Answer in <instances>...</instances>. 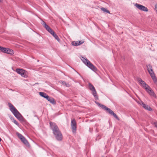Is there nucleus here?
I'll list each match as a JSON object with an SVG mask.
<instances>
[{
    "label": "nucleus",
    "instance_id": "obj_1",
    "mask_svg": "<svg viewBox=\"0 0 157 157\" xmlns=\"http://www.w3.org/2000/svg\"><path fill=\"white\" fill-rule=\"evenodd\" d=\"M50 124L51 128L53 131V133L56 139L58 140H62L63 137L62 135L57 126L55 123L52 122H50Z\"/></svg>",
    "mask_w": 157,
    "mask_h": 157
},
{
    "label": "nucleus",
    "instance_id": "obj_2",
    "mask_svg": "<svg viewBox=\"0 0 157 157\" xmlns=\"http://www.w3.org/2000/svg\"><path fill=\"white\" fill-rule=\"evenodd\" d=\"M10 110L14 116L18 120H20L22 116L15 108L10 103H8Z\"/></svg>",
    "mask_w": 157,
    "mask_h": 157
},
{
    "label": "nucleus",
    "instance_id": "obj_3",
    "mask_svg": "<svg viewBox=\"0 0 157 157\" xmlns=\"http://www.w3.org/2000/svg\"><path fill=\"white\" fill-rule=\"evenodd\" d=\"M83 63L93 71H96L97 68L88 59L85 57H82L81 58Z\"/></svg>",
    "mask_w": 157,
    "mask_h": 157
},
{
    "label": "nucleus",
    "instance_id": "obj_4",
    "mask_svg": "<svg viewBox=\"0 0 157 157\" xmlns=\"http://www.w3.org/2000/svg\"><path fill=\"white\" fill-rule=\"evenodd\" d=\"M43 25L46 29L53 36L56 40L59 42L60 39L55 32L48 26L46 25L45 22H43Z\"/></svg>",
    "mask_w": 157,
    "mask_h": 157
},
{
    "label": "nucleus",
    "instance_id": "obj_5",
    "mask_svg": "<svg viewBox=\"0 0 157 157\" xmlns=\"http://www.w3.org/2000/svg\"><path fill=\"white\" fill-rule=\"evenodd\" d=\"M98 105L100 106L102 109L106 110L107 111L108 113L113 115L115 118H116L118 120H119V119L118 117L117 116V115L114 113L110 109L107 108V107L105 106V105H102L99 103H98Z\"/></svg>",
    "mask_w": 157,
    "mask_h": 157
},
{
    "label": "nucleus",
    "instance_id": "obj_6",
    "mask_svg": "<svg viewBox=\"0 0 157 157\" xmlns=\"http://www.w3.org/2000/svg\"><path fill=\"white\" fill-rule=\"evenodd\" d=\"M16 72L18 74L21 75V76L27 78L28 76V73L22 69L17 68L16 69Z\"/></svg>",
    "mask_w": 157,
    "mask_h": 157
},
{
    "label": "nucleus",
    "instance_id": "obj_7",
    "mask_svg": "<svg viewBox=\"0 0 157 157\" xmlns=\"http://www.w3.org/2000/svg\"><path fill=\"white\" fill-rule=\"evenodd\" d=\"M16 134L18 138L21 140L23 143L27 146H29V143L23 136L18 132Z\"/></svg>",
    "mask_w": 157,
    "mask_h": 157
},
{
    "label": "nucleus",
    "instance_id": "obj_8",
    "mask_svg": "<svg viewBox=\"0 0 157 157\" xmlns=\"http://www.w3.org/2000/svg\"><path fill=\"white\" fill-rule=\"evenodd\" d=\"M145 90L151 96L154 98H156V96L151 88L148 86H147V87L145 88Z\"/></svg>",
    "mask_w": 157,
    "mask_h": 157
},
{
    "label": "nucleus",
    "instance_id": "obj_9",
    "mask_svg": "<svg viewBox=\"0 0 157 157\" xmlns=\"http://www.w3.org/2000/svg\"><path fill=\"white\" fill-rule=\"evenodd\" d=\"M135 6L140 10L145 12L148 11L147 8L142 5L136 3L135 4Z\"/></svg>",
    "mask_w": 157,
    "mask_h": 157
},
{
    "label": "nucleus",
    "instance_id": "obj_10",
    "mask_svg": "<svg viewBox=\"0 0 157 157\" xmlns=\"http://www.w3.org/2000/svg\"><path fill=\"white\" fill-rule=\"evenodd\" d=\"M71 126L72 130V132L73 133H75L76 130V124L75 119H73L71 120Z\"/></svg>",
    "mask_w": 157,
    "mask_h": 157
},
{
    "label": "nucleus",
    "instance_id": "obj_11",
    "mask_svg": "<svg viewBox=\"0 0 157 157\" xmlns=\"http://www.w3.org/2000/svg\"><path fill=\"white\" fill-rule=\"evenodd\" d=\"M138 81L140 84V85L143 87L145 88L147 87V86H148L146 82L140 78H138Z\"/></svg>",
    "mask_w": 157,
    "mask_h": 157
},
{
    "label": "nucleus",
    "instance_id": "obj_12",
    "mask_svg": "<svg viewBox=\"0 0 157 157\" xmlns=\"http://www.w3.org/2000/svg\"><path fill=\"white\" fill-rule=\"evenodd\" d=\"M139 103L143 105V107L145 109L149 110V111H152V109L148 105H146L143 101H140Z\"/></svg>",
    "mask_w": 157,
    "mask_h": 157
},
{
    "label": "nucleus",
    "instance_id": "obj_13",
    "mask_svg": "<svg viewBox=\"0 0 157 157\" xmlns=\"http://www.w3.org/2000/svg\"><path fill=\"white\" fill-rule=\"evenodd\" d=\"M92 91V94L94 95V97L95 98V99H98V97L97 95V93L95 89L93 90Z\"/></svg>",
    "mask_w": 157,
    "mask_h": 157
},
{
    "label": "nucleus",
    "instance_id": "obj_14",
    "mask_svg": "<svg viewBox=\"0 0 157 157\" xmlns=\"http://www.w3.org/2000/svg\"><path fill=\"white\" fill-rule=\"evenodd\" d=\"M7 49L8 48H3V47L0 46V50L4 53H7Z\"/></svg>",
    "mask_w": 157,
    "mask_h": 157
},
{
    "label": "nucleus",
    "instance_id": "obj_15",
    "mask_svg": "<svg viewBox=\"0 0 157 157\" xmlns=\"http://www.w3.org/2000/svg\"><path fill=\"white\" fill-rule=\"evenodd\" d=\"M14 52L12 50L8 48L7 52V54L10 55H12L14 54Z\"/></svg>",
    "mask_w": 157,
    "mask_h": 157
},
{
    "label": "nucleus",
    "instance_id": "obj_16",
    "mask_svg": "<svg viewBox=\"0 0 157 157\" xmlns=\"http://www.w3.org/2000/svg\"><path fill=\"white\" fill-rule=\"evenodd\" d=\"M60 82V83L66 87H69L70 86V85L68 83H67L65 81H61Z\"/></svg>",
    "mask_w": 157,
    "mask_h": 157
},
{
    "label": "nucleus",
    "instance_id": "obj_17",
    "mask_svg": "<svg viewBox=\"0 0 157 157\" xmlns=\"http://www.w3.org/2000/svg\"><path fill=\"white\" fill-rule=\"evenodd\" d=\"M39 94L41 97H43L45 98H47L48 95L44 92H39Z\"/></svg>",
    "mask_w": 157,
    "mask_h": 157
},
{
    "label": "nucleus",
    "instance_id": "obj_18",
    "mask_svg": "<svg viewBox=\"0 0 157 157\" xmlns=\"http://www.w3.org/2000/svg\"><path fill=\"white\" fill-rule=\"evenodd\" d=\"M151 77L155 83L156 84H157V79L155 75L152 76V77Z\"/></svg>",
    "mask_w": 157,
    "mask_h": 157
},
{
    "label": "nucleus",
    "instance_id": "obj_19",
    "mask_svg": "<svg viewBox=\"0 0 157 157\" xmlns=\"http://www.w3.org/2000/svg\"><path fill=\"white\" fill-rule=\"evenodd\" d=\"M11 120L16 124L18 126H19V123L17 122V121H16V120L13 117H12V118H11Z\"/></svg>",
    "mask_w": 157,
    "mask_h": 157
},
{
    "label": "nucleus",
    "instance_id": "obj_20",
    "mask_svg": "<svg viewBox=\"0 0 157 157\" xmlns=\"http://www.w3.org/2000/svg\"><path fill=\"white\" fill-rule=\"evenodd\" d=\"M89 86L90 90L91 91H92L95 89V88L94 86L90 83L89 84Z\"/></svg>",
    "mask_w": 157,
    "mask_h": 157
},
{
    "label": "nucleus",
    "instance_id": "obj_21",
    "mask_svg": "<svg viewBox=\"0 0 157 157\" xmlns=\"http://www.w3.org/2000/svg\"><path fill=\"white\" fill-rule=\"evenodd\" d=\"M49 101L52 104H55L56 103L55 100L53 98H50Z\"/></svg>",
    "mask_w": 157,
    "mask_h": 157
},
{
    "label": "nucleus",
    "instance_id": "obj_22",
    "mask_svg": "<svg viewBox=\"0 0 157 157\" xmlns=\"http://www.w3.org/2000/svg\"><path fill=\"white\" fill-rule=\"evenodd\" d=\"M148 72L149 74L150 75L151 77H152V76H153L155 75V73H154V71H153V70H150L149 71L148 70Z\"/></svg>",
    "mask_w": 157,
    "mask_h": 157
},
{
    "label": "nucleus",
    "instance_id": "obj_23",
    "mask_svg": "<svg viewBox=\"0 0 157 157\" xmlns=\"http://www.w3.org/2000/svg\"><path fill=\"white\" fill-rule=\"evenodd\" d=\"M147 67L148 71V70L149 71L150 70H152V67L149 64L147 66Z\"/></svg>",
    "mask_w": 157,
    "mask_h": 157
},
{
    "label": "nucleus",
    "instance_id": "obj_24",
    "mask_svg": "<svg viewBox=\"0 0 157 157\" xmlns=\"http://www.w3.org/2000/svg\"><path fill=\"white\" fill-rule=\"evenodd\" d=\"M101 9L104 12H106L107 13H110L109 11L106 9L104 8H101Z\"/></svg>",
    "mask_w": 157,
    "mask_h": 157
},
{
    "label": "nucleus",
    "instance_id": "obj_25",
    "mask_svg": "<svg viewBox=\"0 0 157 157\" xmlns=\"http://www.w3.org/2000/svg\"><path fill=\"white\" fill-rule=\"evenodd\" d=\"M72 44L74 46H78V45H79L78 44V41H74L72 43Z\"/></svg>",
    "mask_w": 157,
    "mask_h": 157
},
{
    "label": "nucleus",
    "instance_id": "obj_26",
    "mask_svg": "<svg viewBox=\"0 0 157 157\" xmlns=\"http://www.w3.org/2000/svg\"><path fill=\"white\" fill-rule=\"evenodd\" d=\"M78 44L79 45H81L84 42V41H80V40H79L78 41Z\"/></svg>",
    "mask_w": 157,
    "mask_h": 157
},
{
    "label": "nucleus",
    "instance_id": "obj_27",
    "mask_svg": "<svg viewBox=\"0 0 157 157\" xmlns=\"http://www.w3.org/2000/svg\"><path fill=\"white\" fill-rule=\"evenodd\" d=\"M154 125L157 128V122H154Z\"/></svg>",
    "mask_w": 157,
    "mask_h": 157
},
{
    "label": "nucleus",
    "instance_id": "obj_28",
    "mask_svg": "<svg viewBox=\"0 0 157 157\" xmlns=\"http://www.w3.org/2000/svg\"><path fill=\"white\" fill-rule=\"evenodd\" d=\"M51 98L49 97L48 95H47V98H45L48 101H49Z\"/></svg>",
    "mask_w": 157,
    "mask_h": 157
},
{
    "label": "nucleus",
    "instance_id": "obj_29",
    "mask_svg": "<svg viewBox=\"0 0 157 157\" xmlns=\"http://www.w3.org/2000/svg\"><path fill=\"white\" fill-rule=\"evenodd\" d=\"M155 9H157V3L155 5Z\"/></svg>",
    "mask_w": 157,
    "mask_h": 157
},
{
    "label": "nucleus",
    "instance_id": "obj_30",
    "mask_svg": "<svg viewBox=\"0 0 157 157\" xmlns=\"http://www.w3.org/2000/svg\"><path fill=\"white\" fill-rule=\"evenodd\" d=\"M2 140L0 138V142Z\"/></svg>",
    "mask_w": 157,
    "mask_h": 157
},
{
    "label": "nucleus",
    "instance_id": "obj_31",
    "mask_svg": "<svg viewBox=\"0 0 157 157\" xmlns=\"http://www.w3.org/2000/svg\"><path fill=\"white\" fill-rule=\"evenodd\" d=\"M2 1V0H0V2H1Z\"/></svg>",
    "mask_w": 157,
    "mask_h": 157
}]
</instances>
